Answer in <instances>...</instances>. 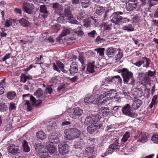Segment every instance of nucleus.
I'll return each instance as SVG.
<instances>
[{
	"label": "nucleus",
	"mask_w": 158,
	"mask_h": 158,
	"mask_svg": "<svg viewBox=\"0 0 158 158\" xmlns=\"http://www.w3.org/2000/svg\"><path fill=\"white\" fill-rule=\"evenodd\" d=\"M23 151L25 152H28L30 150V148L28 146V143L25 140H24L23 142Z\"/></svg>",
	"instance_id": "obj_36"
},
{
	"label": "nucleus",
	"mask_w": 158,
	"mask_h": 158,
	"mask_svg": "<svg viewBox=\"0 0 158 158\" xmlns=\"http://www.w3.org/2000/svg\"><path fill=\"white\" fill-rule=\"evenodd\" d=\"M7 149L9 152L13 154H17L20 152L19 146L12 144H8L7 146Z\"/></svg>",
	"instance_id": "obj_14"
},
{
	"label": "nucleus",
	"mask_w": 158,
	"mask_h": 158,
	"mask_svg": "<svg viewBox=\"0 0 158 158\" xmlns=\"http://www.w3.org/2000/svg\"><path fill=\"white\" fill-rule=\"evenodd\" d=\"M144 63L143 60H140L134 63V64L138 67H140Z\"/></svg>",
	"instance_id": "obj_60"
},
{
	"label": "nucleus",
	"mask_w": 158,
	"mask_h": 158,
	"mask_svg": "<svg viewBox=\"0 0 158 158\" xmlns=\"http://www.w3.org/2000/svg\"><path fill=\"white\" fill-rule=\"evenodd\" d=\"M85 13L83 11L81 12L78 14L77 15V19L78 20H80L84 18Z\"/></svg>",
	"instance_id": "obj_57"
},
{
	"label": "nucleus",
	"mask_w": 158,
	"mask_h": 158,
	"mask_svg": "<svg viewBox=\"0 0 158 158\" xmlns=\"http://www.w3.org/2000/svg\"><path fill=\"white\" fill-rule=\"evenodd\" d=\"M35 149L36 151L40 153L44 152V151H45L44 149H46L43 145L40 143H38L36 145Z\"/></svg>",
	"instance_id": "obj_34"
},
{
	"label": "nucleus",
	"mask_w": 158,
	"mask_h": 158,
	"mask_svg": "<svg viewBox=\"0 0 158 158\" xmlns=\"http://www.w3.org/2000/svg\"><path fill=\"white\" fill-rule=\"evenodd\" d=\"M36 135L37 138L40 140L45 139L47 137L46 135L42 131H40L38 132Z\"/></svg>",
	"instance_id": "obj_29"
},
{
	"label": "nucleus",
	"mask_w": 158,
	"mask_h": 158,
	"mask_svg": "<svg viewBox=\"0 0 158 158\" xmlns=\"http://www.w3.org/2000/svg\"><path fill=\"white\" fill-rule=\"evenodd\" d=\"M94 62H93L92 63H89L88 65L87 68V71L91 73H93L94 72Z\"/></svg>",
	"instance_id": "obj_35"
},
{
	"label": "nucleus",
	"mask_w": 158,
	"mask_h": 158,
	"mask_svg": "<svg viewBox=\"0 0 158 158\" xmlns=\"http://www.w3.org/2000/svg\"><path fill=\"white\" fill-rule=\"evenodd\" d=\"M123 56V54L122 52H118L116 55V57L115 59L116 62L119 61Z\"/></svg>",
	"instance_id": "obj_58"
},
{
	"label": "nucleus",
	"mask_w": 158,
	"mask_h": 158,
	"mask_svg": "<svg viewBox=\"0 0 158 158\" xmlns=\"http://www.w3.org/2000/svg\"><path fill=\"white\" fill-rule=\"evenodd\" d=\"M152 140L154 143H158V135L152 136Z\"/></svg>",
	"instance_id": "obj_61"
},
{
	"label": "nucleus",
	"mask_w": 158,
	"mask_h": 158,
	"mask_svg": "<svg viewBox=\"0 0 158 158\" xmlns=\"http://www.w3.org/2000/svg\"><path fill=\"white\" fill-rule=\"evenodd\" d=\"M123 82L124 84H127L129 82V84L134 85L135 84V79L133 77V74L131 72H130L127 69L122 76Z\"/></svg>",
	"instance_id": "obj_6"
},
{
	"label": "nucleus",
	"mask_w": 158,
	"mask_h": 158,
	"mask_svg": "<svg viewBox=\"0 0 158 158\" xmlns=\"http://www.w3.org/2000/svg\"><path fill=\"white\" fill-rule=\"evenodd\" d=\"M99 113L104 116L107 115L109 113V109L105 107L101 108L99 110Z\"/></svg>",
	"instance_id": "obj_31"
},
{
	"label": "nucleus",
	"mask_w": 158,
	"mask_h": 158,
	"mask_svg": "<svg viewBox=\"0 0 158 158\" xmlns=\"http://www.w3.org/2000/svg\"><path fill=\"white\" fill-rule=\"evenodd\" d=\"M16 108V107L15 103L13 102H11L10 103V105L9 106V109L10 110H11L15 109Z\"/></svg>",
	"instance_id": "obj_64"
},
{
	"label": "nucleus",
	"mask_w": 158,
	"mask_h": 158,
	"mask_svg": "<svg viewBox=\"0 0 158 158\" xmlns=\"http://www.w3.org/2000/svg\"><path fill=\"white\" fill-rule=\"evenodd\" d=\"M117 52L116 49L113 48H109V58L114 56Z\"/></svg>",
	"instance_id": "obj_41"
},
{
	"label": "nucleus",
	"mask_w": 158,
	"mask_h": 158,
	"mask_svg": "<svg viewBox=\"0 0 158 158\" xmlns=\"http://www.w3.org/2000/svg\"><path fill=\"white\" fill-rule=\"evenodd\" d=\"M8 107L4 102L0 103V111L3 112L7 110Z\"/></svg>",
	"instance_id": "obj_43"
},
{
	"label": "nucleus",
	"mask_w": 158,
	"mask_h": 158,
	"mask_svg": "<svg viewBox=\"0 0 158 158\" xmlns=\"http://www.w3.org/2000/svg\"><path fill=\"white\" fill-rule=\"evenodd\" d=\"M67 19L64 16H60L59 17L57 18V21L58 23H65L67 22Z\"/></svg>",
	"instance_id": "obj_38"
},
{
	"label": "nucleus",
	"mask_w": 158,
	"mask_h": 158,
	"mask_svg": "<svg viewBox=\"0 0 158 158\" xmlns=\"http://www.w3.org/2000/svg\"><path fill=\"white\" fill-rule=\"evenodd\" d=\"M34 95L36 96L37 98H41L43 96V93L42 90L39 88L34 93Z\"/></svg>",
	"instance_id": "obj_39"
},
{
	"label": "nucleus",
	"mask_w": 158,
	"mask_h": 158,
	"mask_svg": "<svg viewBox=\"0 0 158 158\" xmlns=\"http://www.w3.org/2000/svg\"><path fill=\"white\" fill-rule=\"evenodd\" d=\"M140 8V5L137 0H129L127 3L126 9L128 11H137Z\"/></svg>",
	"instance_id": "obj_7"
},
{
	"label": "nucleus",
	"mask_w": 158,
	"mask_h": 158,
	"mask_svg": "<svg viewBox=\"0 0 158 158\" xmlns=\"http://www.w3.org/2000/svg\"><path fill=\"white\" fill-rule=\"evenodd\" d=\"M85 123L87 125L93 123L91 117L87 116L85 119Z\"/></svg>",
	"instance_id": "obj_52"
},
{
	"label": "nucleus",
	"mask_w": 158,
	"mask_h": 158,
	"mask_svg": "<svg viewBox=\"0 0 158 158\" xmlns=\"http://www.w3.org/2000/svg\"><path fill=\"white\" fill-rule=\"evenodd\" d=\"M10 53H7L6 54L2 59V61H1L2 62L5 61L6 60L9 59L10 57Z\"/></svg>",
	"instance_id": "obj_63"
},
{
	"label": "nucleus",
	"mask_w": 158,
	"mask_h": 158,
	"mask_svg": "<svg viewBox=\"0 0 158 158\" xmlns=\"http://www.w3.org/2000/svg\"><path fill=\"white\" fill-rule=\"evenodd\" d=\"M83 113V110L79 107L75 108L73 109V113L69 114L70 117L76 119L81 116Z\"/></svg>",
	"instance_id": "obj_13"
},
{
	"label": "nucleus",
	"mask_w": 158,
	"mask_h": 158,
	"mask_svg": "<svg viewBox=\"0 0 158 158\" xmlns=\"http://www.w3.org/2000/svg\"><path fill=\"white\" fill-rule=\"evenodd\" d=\"M64 15L65 17L69 20V23L73 24H79L78 22L74 19L69 9H65L64 10Z\"/></svg>",
	"instance_id": "obj_10"
},
{
	"label": "nucleus",
	"mask_w": 158,
	"mask_h": 158,
	"mask_svg": "<svg viewBox=\"0 0 158 158\" xmlns=\"http://www.w3.org/2000/svg\"><path fill=\"white\" fill-rule=\"evenodd\" d=\"M95 51L97 52L101 56H103L104 55V51L105 50L104 48H98L94 49Z\"/></svg>",
	"instance_id": "obj_51"
},
{
	"label": "nucleus",
	"mask_w": 158,
	"mask_h": 158,
	"mask_svg": "<svg viewBox=\"0 0 158 158\" xmlns=\"http://www.w3.org/2000/svg\"><path fill=\"white\" fill-rule=\"evenodd\" d=\"M122 111L124 114L131 117L135 118L137 116L136 114L132 111L129 104H127L123 107Z\"/></svg>",
	"instance_id": "obj_9"
},
{
	"label": "nucleus",
	"mask_w": 158,
	"mask_h": 158,
	"mask_svg": "<svg viewBox=\"0 0 158 158\" xmlns=\"http://www.w3.org/2000/svg\"><path fill=\"white\" fill-rule=\"evenodd\" d=\"M105 39L101 36H98L95 39V42L98 44L104 42Z\"/></svg>",
	"instance_id": "obj_56"
},
{
	"label": "nucleus",
	"mask_w": 158,
	"mask_h": 158,
	"mask_svg": "<svg viewBox=\"0 0 158 158\" xmlns=\"http://www.w3.org/2000/svg\"><path fill=\"white\" fill-rule=\"evenodd\" d=\"M156 103H152V102H151L150 105H149L148 107V110H149V111H151V112H149L148 113V115L149 116H150L154 112V110L153 109H152V108L154 105Z\"/></svg>",
	"instance_id": "obj_50"
},
{
	"label": "nucleus",
	"mask_w": 158,
	"mask_h": 158,
	"mask_svg": "<svg viewBox=\"0 0 158 158\" xmlns=\"http://www.w3.org/2000/svg\"><path fill=\"white\" fill-rule=\"evenodd\" d=\"M40 15L44 18H45L48 15V12L45 6L44 5H41L40 9Z\"/></svg>",
	"instance_id": "obj_19"
},
{
	"label": "nucleus",
	"mask_w": 158,
	"mask_h": 158,
	"mask_svg": "<svg viewBox=\"0 0 158 158\" xmlns=\"http://www.w3.org/2000/svg\"><path fill=\"white\" fill-rule=\"evenodd\" d=\"M57 127L55 123H53L47 126V129L49 131H53L57 128Z\"/></svg>",
	"instance_id": "obj_46"
},
{
	"label": "nucleus",
	"mask_w": 158,
	"mask_h": 158,
	"mask_svg": "<svg viewBox=\"0 0 158 158\" xmlns=\"http://www.w3.org/2000/svg\"><path fill=\"white\" fill-rule=\"evenodd\" d=\"M101 125L97 123H92L87 127V131L90 134H92L97 129L100 128Z\"/></svg>",
	"instance_id": "obj_15"
},
{
	"label": "nucleus",
	"mask_w": 158,
	"mask_h": 158,
	"mask_svg": "<svg viewBox=\"0 0 158 158\" xmlns=\"http://www.w3.org/2000/svg\"><path fill=\"white\" fill-rule=\"evenodd\" d=\"M69 85V84L67 83H62L57 88V90L59 92H60L61 91L64 90L65 87H67Z\"/></svg>",
	"instance_id": "obj_42"
},
{
	"label": "nucleus",
	"mask_w": 158,
	"mask_h": 158,
	"mask_svg": "<svg viewBox=\"0 0 158 158\" xmlns=\"http://www.w3.org/2000/svg\"><path fill=\"white\" fill-rule=\"evenodd\" d=\"M21 25L23 27H27L30 25V22L26 19L22 18L18 21Z\"/></svg>",
	"instance_id": "obj_22"
},
{
	"label": "nucleus",
	"mask_w": 158,
	"mask_h": 158,
	"mask_svg": "<svg viewBox=\"0 0 158 158\" xmlns=\"http://www.w3.org/2000/svg\"><path fill=\"white\" fill-rule=\"evenodd\" d=\"M7 83L5 82V79H3L0 82V94H3L4 92V87H6Z\"/></svg>",
	"instance_id": "obj_25"
},
{
	"label": "nucleus",
	"mask_w": 158,
	"mask_h": 158,
	"mask_svg": "<svg viewBox=\"0 0 158 158\" xmlns=\"http://www.w3.org/2000/svg\"><path fill=\"white\" fill-rule=\"evenodd\" d=\"M122 29L124 31H131L134 30V28L132 27L131 24L129 25L128 26H125L123 27Z\"/></svg>",
	"instance_id": "obj_44"
},
{
	"label": "nucleus",
	"mask_w": 158,
	"mask_h": 158,
	"mask_svg": "<svg viewBox=\"0 0 158 158\" xmlns=\"http://www.w3.org/2000/svg\"><path fill=\"white\" fill-rule=\"evenodd\" d=\"M70 28L68 27H63V30L62 32L60 35V37L56 38L57 41L59 42V40H60V37L65 36L69 34L71 31Z\"/></svg>",
	"instance_id": "obj_20"
},
{
	"label": "nucleus",
	"mask_w": 158,
	"mask_h": 158,
	"mask_svg": "<svg viewBox=\"0 0 158 158\" xmlns=\"http://www.w3.org/2000/svg\"><path fill=\"white\" fill-rule=\"evenodd\" d=\"M16 94L14 91H10L7 94V97L9 99L12 100L16 96Z\"/></svg>",
	"instance_id": "obj_40"
},
{
	"label": "nucleus",
	"mask_w": 158,
	"mask_h": 158,
	"mask_svg": "<svg viewBox=\"0 0 158 158\" xmlns=\"http://www.w3.org/2000/svg\"><path fill=\"white\" fill-rule=\"evenodd\" d=\"M64 65L61 62L57 61L56 63H53V69L58 72H60L61 70L64 68Z\"/></svg>",
	"instance_id": "obj_18"
},
{
	"label": "nucleus",
	"mask_w": 158,
	"mask_h": 158,
	"mask_svg": "<svg viewBox=\"0 0 158 158\" xmlns=\"http://www.w3.org/2000/svg\"><path fill=\"white\" fill-rule=\"evenodd\" d=\"M94 151V148L93 147H89L85 149V153L88 155L92 154Z\"/></svg>",
	"instance_id": "obj_45"
},
{
	"label": "nucleus",
	"mask_w": 158,
	"mask_h": 158,
	"mask_svg": "<svg viewBox=\"0 0 158 158\" xmlns=\"http://www.w3.org/2000/svg\"><path fill=\"white\" fill-rule=\"evenodd\" d=\"M58 147L59 152L61 154H66L69 151V146L68 145L64 143H60Z\"/></svg>",
	"instance_id": "obj_12"
},
{
	"label": "nucleus",
	"mask_w": 158,
	"mask_h": 158,
	"mask_svg": "<svg viewBox=\"0 0 158 158\" xmlns=\"http://www.w3.org/2000/svg\"><path fill=\"white\" fill-rule=\"evenodd\" d=\"M133 94L137 97H141L142 95L143 91L141 89L135 88L133 89Z\"/></svg>",
	"instance_id": "obj_30"
},
{
	"label": "nucleus",
	"mask_w": 158,
	"mask_h": 158,
	"mask_svg": "<svg viewBox=\"0 0 158 158\" xmlns=\"http://www.w3.org/2000/svg\"><path fill=\"white\" fill-rule=\"evenodd\" d=\"M130 21V20L127 18H123L122 17V18L121 19V20L120 21L119 23H127Z\"/></svg>",
	"instance_id": "obj_59"
},
{
	"label": "nucleus",
	"mask_w": 158,
	"mask_h": 158,
	"mask_svg": "<svg viewBox=\"0 0 158 158\" xmlns=\"http://www.w3.org/2000/svg\"><path fill=\"white\" fill-rule=\"evenodd\" d=\"M117 92L116 90L114 89L109 90V98L110 99H114V101H117L116 98V97Z\"/></svg>",
	"instance_id": "obj_28"
},
{
	"label": "nucleus",
	"mask_w": 158,
	"mask_h": 158,
	"mask_svg": "<svg viewBox=\"0 0 158 158\" xmlns=\"http://www.w3.org/2000/svg\"><path fill=\"white\" fill-rule=\"evenodd\" d=\"M78 66L75 62H72L70 66L69 71L71 74H74L77 72Z\"/></svg>",
	"instance_id": "obj_21"
},
{
	"label": "nucleus",
	"mask_w": 158,
	"mask_h": 158,
	"mask_svg": "<svg viewBox=\"0 0 158 158\" xmlns=\"http://www.w3.org/2000/svg\"><path fill=\"white\" fill-rule=\"evenodd\" d=\"M129 136V134L128 132H127L123 135V137L121 140L123 142H125L127 140Z\"/></svg>",
	"instance_id": "obj_53"
},
{
	"label": "nucleus",
	"mask_w": 158,
	"mask_h": 158,
	"mask_svg": "<svg viewBox=\"0 0 158 158\" xmlns=\"http://www.w3.org/2000/svg\"><path fill=\"white\" fill-rule=\"evenodd\" d=\"M105 8L100 6H98L96 8L95 14L98 15L100 16L104 13Z\"/></svg>",
	"instance_id": "obj_23"
},
{
	"label": "nucleus",
	"mask_w": 158,
	"mask_h": 158,
	"mask_svg": "<svg viewBox=\"0 0 158 158\" xmlns=\"http://www.w3.org/2000/svg\"><path fill=\"white\" fill-rule=\"evenodd\" d=\"M22 8L24 12L29 14L33 12L34 6L33 3L29 2H24L23 4Z\"/></svg>",
	"instance_id": "obj_11"
},
{
	"label": "nucleus",
	"mask_w": 158,
	"mask_h": 158,
	"mask_svg": "<svg viewBox=\"0 0 158 158\" xmlns=\"http://www.w3.org/2000/svg\"><path fill=\"white\" fill-rule=\"evenodd\" d=\"M91 0H80L81 6L84 8L88 7L90 4Z\"/></svg>",
	"instance_id": "obj_33"
},
{
	"label": "nucleus",
	"mask_w": 158,
	"mask_h": 158,
	"mask_svg": "<svg viewBox=\"0 0 158 158\" xmlns=\"http://www.w3.org/2000/svg\"><path fill=\"white\" fill-rule=\"evenodd\" d=\"M98 86H96L95 87L93 92H96L98 90V93H100V91H102L103 94H98L99 95H102L103 96L104 98L102 99L103 100L105 99L106 100V102L108 100V98L107 97L109 95V85L108 83L104 82V83L102 84L100 86L101 89L97 90Z\"/></svg>",
	"instance_id": "obj_5"
},
{
	"label": "nucleus",
	"mask_w": 158,
	"mask_h": 158,
	"mask_svg": "<svg viewBox=\"0 0 158 158\" xmlns=\"http://www.w3.org/2000/svg\"><path fill=\"white\" fill-rule=\"evenodd\" d=\"M84 26L86 27H89L91 25L90 21L88 19H85L84 20Z\"/></svg>",
	"instance_id": "obj_54"
},
{
	"label": "nucleus",
	"mask_w": 158,
	"mask_h": 158,
	"mask_svg": "<svg viewBox=\"0 0 158 158\" xmlns=\"http://www.w3.org/2000/svg\"><path fill=\"white\" fill-rule=\"evenodd\" d=\"M64 139L66 140H72L78 138L80 135L81 132L76 128H71L65 130Z\"/></svg>",
	"instance_id": "obj_2"
},
{
	"label": "nucleus",
	"mask_w": 158,
	"mask_h": 158,
	"mask_svg": "<svg viewBox=\"0 0 158 158\" xmlns=\"http://www.w3.org/2000/svg\"><path fill=\"white\" fill-rule=\"evenodd\" d=\"M142 59L144 61L145 60L146 62V64H144L143 65V67H145L146 68H148L149 66V65L150 64V59L146 57H144L142 58Z\"/></svg>",
	"instance_id": "obj_47"
},
{
	"label": "nucleus",
	"mask_w": 158,
	"mask_h": 158,
	"mask_svg": "<svg viewBox=\"0 0 158 158\" xmlns=\"http://www.w3.org/2000/svg\"><path fill=\"white\" fill-rule=\"evenodd\" d=\"M59 77L54 76L52 77L49 81L50 86L55 85H56L58 82Z\"/></svg>",
	"instance_id": "obj_32"
},
{
	"label": "nucleus",
	"mask_w": 158,
	"mask_h": 158,
	"mask_svg": "<svg viewBox=\"0 0 158 158\" xmlns=\"http://www.w3.org/2000/svg\"><path fill=\"white\" fill-rule=\"evenodd\" d=\"M98 90L96 92V94L93 95H86L84 98V102L86 105H89L92 103L94 104L99 105L100 104H105L106 102V100L105 99H102L104 97L102 95H99L98 94Z\"/></svg>",
	"instance_id": "obj_1"
},
{
	"label": "nucleus",
	"mask_w": 158,
	"mask_h": 158,
	"mask_svg": "<svg viewBox=\"0 0 158 158\" xmlns=\"http://www.w3.org/2000/svg\"><path fill=\"white\" fill-rule=\"evenodd\" d=\"M40 155L41 156V158H49V157L48 155V153L46 152V149H45L44 152L40 153Z\"/></svg>",
	"instance_id": "obj_55"
},
{
	"label": "nucleus",
	"mask_w": 158,
	"mask_h": 158,
	"mask_svg": "<svg viewBox=\"0 0 158 158\" xmlns=\"http://www.w3.org/2000/svg\"><path fill=\"white\" fill-rule=\"evenodd\" d=\"M151 78L146 74H145L144 77L142 80V84L146 85H150L151 84Z\"/></svg>",
	"instance_id": "obj_27"
},
{
	"label": "nucleus",
	"mask_w": 158,
	"mask_h": 158,
	"mask_svg": "<svg viewBox=\"0 0 158 158\" xmlns=\"http://www.w3.org/2000/svg\"><path fill=\"white\" fill-rule=\"evenodd\" d=\"M91 117L93 123H97L98 124V122L100 118V116L99 114L92 115Z\"/></svg>",
	"instance_id": "obj_37"
},
{
	"label": "nucleus",
	"mask_w": 158,
	"mask_h": 158,
	"mask_svg": "<svg viewBox=\"0 0 158 158\" xmlns=\"http://www.w3.org/2000/svg\"><path fill=\"white\" fill-rule=\"evenodd\" d=\"M82 147V145L81 140L76 141L74 145V147L75 149L80 148Z\"/></svg>",
	"instance_id": "obj_48"
},
{
	"label": "nucleus",
	"mask_w": 158,
	"mask_h": 158,
	"mask_svg": "<svg viewBox=\"0 0 158 158\" xmlns=\"http://www.w3.org/2000/svg\"><path fill=\"white\" fill-rule=\"evenodd\" d=\"M97 34L95 30H93L90 32L88 33V36L90 37L94 38L95 35Z\"/></svg>",
	"instance_id": "obj_62"
},
{
	"label": "nucleus",
	"mask_w": 158,
	"mask_h": 158,
	"mask_svg": "<svg viewBox=\"0 0 158 158\" xmlns=\"http://www.w3.org/2000/svg\"><path fill=\"white\" fill-rule=\"evenodd\" d=\"M142 102L139 99H137L134 101L132 107L134 110L138 109L142 104Z\"/></svg>",
	"instance_id": "obj_24"
},
{
	"label": "nucleus",
	"mask_w": 158,
	"mask_h": 158,
	"mask_svg": "<svg viewBox=\"0 0 158 158\" xmlns=\"http://www.w3.org/2000/svg\"><path fill=\"white\" fill-rule=\"evenodd\" d=\"M49 141L46 142V146L47 149L50 153L55 152L56 148L54 143H57L59 140L58 138L55 135H51L49 137Z\"/></svg>",
	"instance_id": "obj_3"
},
{
	"label": "nucleus",
	"mask_w": 158,
	"mask_h": 158,
	"mask_svg": "<svg viewBox=\"0 0 158 158\" xmlns=\"http://www.w3.org/2000/svg\"><path fill=\"white\" fill-rule=\"evenodd\" d=\"M60 25L58 23L54 24L53 25H52L51 26V28L55 30V31L56 32L58 30H60Z\"/></svg>",
	"instance_id": "obj_49"
},
{
	"label": "nucleus",
	"mask_w": 158,
	"mask_h": 158,
	"mask_svg": "<svg viewBox=\"0 0 158 158\" xmlns=\"http://www.w3.org/2000/svg\"><path fill=\"white\" fill-rule=\"evenodd\" d=\"M135 137L138 139V141L142 143L145 142L148 138L147 134L145 133L138 132Z\"/></svg>",
	"instance_id": "obj_16"
},
{
	"label": "nucleus",
	"mask_w": 158,
	"mask_h": 158,
	"mask_svg": "<svg viewBox=\"0 0 158 158\" xmlns=\"http://www.w3.org/2000/svg\"><path fill=\"white\" fill-rule=\"evenodd\" d=\"M23 99L25 101H26L25 104L27 106V109L28 111H30L31 110L32 108L29 101L27 100V98H28V99L30 98L31 101L32 103V104L35 106H37L39 105L42 102L41 100L39 99L36 100L33 96L31 95L30 96V94H23Z\"/></svg>",
	"instance_id": "obj_4"
},
{
	"label": "nucleus",
	"mask_w": 158,
	"mask_h": 158,
	"mask_svg": "<svg viewBox=\"0 0 158 158\" xmlns=\"http://www.w3.org/2000/svg\"><path fill=\"white\" fill-rule=\"evenodd\" d=\"M123 14V12L120 11H117L113 13L110 16L111 21L115 25V27L118 26V22H119L122 18L121 15Z\"/></svg>",
	"instance_id": "obj_8"
},
{
	"label": "nucleus",
	"mask_w": 158,
	"mask_h": 158,
	"mask_svg": "<svg viewBox=\"0 0 158 158\" xmlns=\"http://www.w3.org/2000/svg\"><path fill=\"white\" fill-rule=\"evenodd\" d=\"M32 79V77L30 75H26L24 74H22L20 76V82L25 83L28 80H31Z\"/></svg>",
	"instance_id": "obj_26"
},
{
	"label": "nucleus",
	"mask_w": 158,
	"mask_h": 158,
	"mask_svg": "<svg viewBox=\"0 0 158 158\" xmlns=\"http://www.w3.org/2000/svg\"><path fill=\"white\" fill-rule=\"evenodd\" d=\"M110 140L111 143L109 145V148H110L112 149H119L120 147L119 143L116 137L115 136L114 138H111Z\"/></svg>",
	"instance_id": "obj_17"
}]
</instances>
